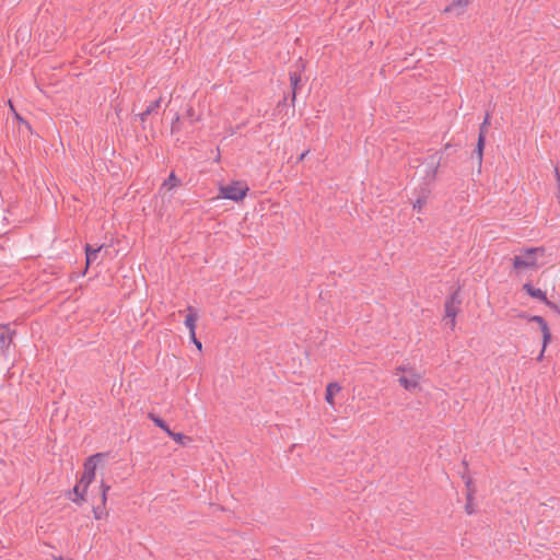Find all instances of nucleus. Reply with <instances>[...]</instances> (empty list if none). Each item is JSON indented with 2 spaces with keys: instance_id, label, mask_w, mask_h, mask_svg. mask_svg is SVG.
I'll return each instance as SVG.
<instances>
[{
  "instance_id": "dca6fc26",
  "label": "nucleus",
  "mask_w": 560,
  "mask_h": 560,
  "mask_svg": "<svg viewBox=\"0 0 560 560\" xmlns=\"http://www.w3.org/2000/svg\"><path fill=\"white\" fill-rule=\"evenodd\" d=\"M73 492L75 494V498L73 499V502L75 503H81L83 501H85V492L86 490H84V486L81 485V481L79 482V485H77L74 488H73Z\"/></svg>"
},
{
  "instance_id": "423d86ee",
  "label": "nucleus",
  "mask_w": 560,
  "mask_h": 560,
  "mask_svg": "<svg viewBox=\"0 0 560 560\" xmlns=\"http://www.w3.org/2000/svg\"><path fill=\"white\" fill-rule=\"evenodd\" d=\"M14 331L9 325L0 324V353L8 354L9 348L13 341Z\"/></svg>"
},
{
  "instance_id": "f8f14e48",
  "label": "nucleus",
  "mask_w": 560,
  "mask_h": 560,
  "mask_svg": "<svg viewBox=\"0 0 560 560\" xmlns=\"http://www.w3.org/2000/svg\"><path fill=\"white\" fill-rule=\"evenodd\" d=\"M84 249H85V257H86V266L89 267L90 265H92L94 261L97 260L100 254L104 249V246L101 245L96 248H93L91 245L86 244Z\"/></svg>"
},
{
  "instance_id": "a211bd4d",
  "label": "nucleus",
  "mask_w": 560,
  "mask_h": 560,
  "mask_svg": "<svg viewBox=\"0 0 560 560\" xmlns=\"http://www.w3.org/2000/svg\"><path fill=\"white\" fill-rule=\"evenodd\" d=\"M167 435L170 438H172L177 444H180V445L185 444V440H189L183 433H176L173 431H171Z\"/></svg>"
},
{
  "instance_id": "1a4fd4ad",
  "label": "nucleus",
  "mask_w": 560,
  "mask_h": 560,
  "mask_svg": "<svg viewBox=\"0 0 560 560\" xmlns=\"http://www.w3.org/2000/svg\"><path fill=\"white\" fill-rule=\"evenodd\" d=\"M523 290H524V291H526V293H527L529 296H532V298H534V299H537V300H539V301L544 302L547 306H549V307H551V308H553V310H556V308H557L556 304L551 303V302L547 299V295H546V293H545L542 290L537 289V288H534L530 283H525V284L523 285Z\"/></svg>"
},
{
  "instance_id": "f257e3e1",
  "label": "nucleus",
  "mask_w": 560,
  "mask_h": 560,
  "mask_svg": "<svg viewBox=\"0 0 560 560\" xmlns=\"http://www.w3.org/2000/svg\"><path fill=\"white\" fill-rule=\"evenodd\" d=\"M542 247H530L521 249L513 258V268L517 272L535 270L538 268L537 258L544 255Z\"/></svg>"
},
{
  "instance_id": "20e7f679",
  "label": "nucleus",
  "mask_w": 560,
  "mask_h": 560,
  "mask_svg": "<svg viewBox=\"0 0 560 560\" xmlns=\"http://www.w3.org/2000/svg\"><path fill=\"white\" fill-rule=\"evenodd\" d=\"M460 304V299L458 293H453L445 302V315L450 318V327L451 329L455 328V317L458 313V306Z\"/></svg>"
},
{
  "instance_id": "b1692460",
  "label": "nucleus",
  "mask_w": 560,
  "mask_h": 560,
  "mask_svg": "<svg viewBox=\"0 0 560 560\" xmlns=\"http://www.w3.org/2000/svg\"><path fill=\"white\" fill-rule=\"evenodd\" d=\"M101 489H102V504L105 505L107 501V492L109 491L110 487L106 485L104 481L101 482Z\"/></svg>"
},
{
  "instance_id": "412c9836",
  "label": "nucleus",
  "mask_w": 560,
  "mask_h": 560,
  "mask_svg": "<svg viewBox=\"0 0 560 560\" xmlns=\"http://www.w3.org/2000/svg\"><path fill=\"white\" fill-rule=\"evenodd\" d=\"M427 203V196L419 197L413 203L412 208L415 210L421 211L422 207Z\"/></svg>"
},
{
  "instance_id": "4468645a",
  "label": "nucleus",
  "mask_w": 560,
  "mask_h": 560,
  "mask_svg": "<svg viewBox=\"0 0 560 560\" xmlns=\"http://www.w3.org/2000/svg\"><path fill=\"white\" fill-rule=\"evenodd\" d=\"M149 419L153 421V423L159 427L160 429H162L166 434H168L172 430L170 429V427L167 425V423L162 419L160 418L159 416H156L155 413L153 412H150L148 415Z\"/></svg>"
},
{
  "instance_id": "7ed1b4c3",
  "label": "nucleus",
  "mask_w": 560,
  "mask_h": 560,
  "mask_svg": "<svg viewBox=\"0 0 560 560\" xmlns=\"http://www.w3.org/2000/svg\"><path fill=\"white\" fill-rule=\"evenodd\" d=\"M102 454H95L90 456L84 463V471L80 479L81 485L84 486V490L94 481L96 476V467Z\"/></svg>"
},
{
  "instance_id": "2eb2a0df",
  "label": "nucleus",
  "mask_w": 560,
  "mask_h": 560,
  "mask_svg": "<svg viewBox=\"0 0 560 560\" xmlns=\"http://www.w3.org/2000/svg\"><path fill=\"white\" fill-rule=\"evenodd\" d=\"M475 493L472 490L468 491L467 492V495H466V504H465V511L468 515H471V514H475L476 512V509H475V503H474V500H475Z\"/></svg>"
},
{
  "instance_id": "9b49d317",
  "label": "nucleus",
  "mask_w": 560,
  "mask_h": 560,
  "mask_svg": "<svg viewBox=\"0 0 560 560\" xmlns=\"http://www.w3.org/2000/svg\"><path fill=\"white\" fill-rule=\"evenodd\" d=\"M340 392H341V386L338 383L331 382V383L327 384L326 394H325L326 402L328 405H330L331 407H334L335 406L334 397L336 394H338Z\"/></svg>"
},
{
  "instance_id": "ddd939ff",
  "label": "nucleus",
  "mask_w": 560,
  "mask_h": 560,
  "mask_svg": "<svg viewBox=\"0 0 560 560\" xmlns=\"http://www.w3.org/2000/svg\"><path fill=\"white\" fill-rule=\"evenodd\" d=\"M161 102L162 97H159L158 100L151 102L145 108V110L139 115L141 121H144L149 115L155 113L156 109L161 106Z\"/></svg>"
},
{
  "instance_id": "6ab92c4d",
  "label": "nucleus",
  "mask_w": 560,
  "mask_h": 560,
  "mask_svg": "<svg viewBox=\"0 0 560 560\" xmlns=\"http://www.w3.org/2000/svg\"><path fill=\"white\" fill-rule=\"evenodd\" d=\"M463 480H464L465 486L467 488V492L472 490L474 493H476V487H475V483H474L471 477H469L467 475H463Z\"/></svg>"
},
{
  "instance_id": "c756f323",
  "label": "nucleus",
  "mask_w": 560,
  "mask_h": 560,
  "mask_svg": "<svg viewBox=\"0 0 560 560\" xmlns=\"http://www.w3.org/2000/svg\"><path fill=\"white\" fill-rule=\"evenodd\" d=\"M409 370H410V369H408V368H406V366H399V368H397V372L405 373V375H406V374H408V371H409Z\"/></svg>"
},
{
  "instance_id": "f3484780",
  "label": "nucleus",
  "mask_w": 560,
  "mask_h": 560,
  "mask_svg": "<svg viewBox=\"0 0 560 560\" xmlns=\"http://www.w3.org/2000/svg\"><path fill=\"white\" fill-rule=\"evenodd\" d=\"M290 82L293 91V100L295 98L296 92L300 88L301 77L299 72H292L290 75Z\"/></svg>"
},
{
  "instance_id": "cd10ccee",
  "label": "nucleus",
  "mask_w": 560,
  "mask_h": 560,
  "mask_svg": "<svg viewBox=\"0 0 560 560\" xmlns=\"http://www.w3.org/2000/svg\"><path fill=\"white\" fill-rule=\"evenodd\" d=\"M9 105H10L11 110L14 113L15 117H16L20 121L24 122V120L22 119V117H21V116L15 112V109H14V107H13V105H12L11 101H9Z\"/></svg>"
},
{
  "instance_id": "0eeeda50",
  "label": "nucleus",
  "mask_w": 560,
  "mask_h": 560,
  "mask_svg": "<svg viewBox=\"0 0 560 560\" xmlns=\"http://www.w3.org/2000/svg\"><path fill=\"white\" fill-rule=\"evenodd\" d=\"M521 317L526 318L528 322H535L536 324H538L544 338V348H547L549 342L551 341V332L547 322L541 316L538 315L526 316L523 314L521 315Z\"/></svg>"
},
{
  "instance_id": "4be33fe9",
  "label": "nucleus",
  "mask_w": 560,
  "mask_h": 560,
  "mask_svg": "<svg viewBox=\"0 0 560 560\" xmlns=\"http://www.w3.org/2000/svg\"><path fill=\"white\" fill-rule=\"evenodd\" d=\"M186 116L190 119V122H196V121H199L201 119L199 115L195 114V110H194V108L191 106H189L186 109Z\"/></svg>"
},
{
  "instance_id": "c85d7f7f",
  "label": "nucleus",
  "mask_w": 560,
  "mask_h": 560,
  "mask_svg": "<svg viewBox=\"0 0 560 560\" xmlns=\"http://www.w3.org/2000/svg\"><path fill=\"white\" fill-rule=\"evenodd\" d=\"M547 348H544V345L541 346V350H540V353L538 354L537 357V361H541L544 359V355H545V351H546Z\"/></svg>"
},
{
  "instance_id": "6e6552de",
  "label": "nucleus",
  "mask_w": 560,
  "mask_h": 560,
  "mask_svg": "<svg viewBox=\"0 0 560 560\" xmlns=\"http://www.w3.org/2000/svg\"><path fill=\"white\" fill-rule=\"evenodd\" d=\"M422 376L415 370H409L408 374L399 377V384L407 390L416 389L421 381Z\"/></svg>"
},
{
  "instance_id": "f03ea898",
  "label": "nucleus",
  "mask_w": 560,
  "mask_h": 560,
  "mask_svg": "<svg viewBox=\"0 0 560 560\" xmlns=\"http://www.w3.org/2000/svg\"><path fill=\"white\" fill-rule=\"evenodd\" d=\"M249 190L248 185L245 182H233L225 186H220V197L233 201H242Z\"/></svg>"
},
{
  "instance_id": "5701e85b",
  "label": "nucleus",
  "mask_w": 560,
  "mask_h": 560,
  "mask_svg": "<svg viewBox=\"0 0 560 560\" xmlns=\"http://www.w3.org/2000/svg\"><path fill=\"white\" fill-rule=\"evenodd\" d=\"M178 184V179L176 178L175 174L174 173H171V175L168 176V178L164 182V186H168L170 188H173L175 186H177Z\"/></svg>"
},
{
  "instance_id": "a878e982",
  "label": "nucleus",
  "mask_w": 560,
  "mask_h": 560,
  "mask_svg": "<svg viewBox=\"0 0 560 560\" xmlns=\"http://www.w3.org/2000/svg\"><path fill=\"white\" fill-rule=\"evenodd\" d=\"M180 129V126H179V116L176 114L173 121H172V125H171V132L172 133H177Z\"/></svg>"
},
{
  "instance_id": "7c9ffc66",
  "label": "nucleus",
  "mask_w": 560,
  "mask_h": 560,
  "mask_svg": "<svg viewBox=\"0 0 560 560\" xmlns=\"http://www.w3.org/2000/svg\"><path fill=\"white\" fill-rule=\"evenodd\" d=\"M307 154H308V150H306L303 153H301L300 156H299V161H303Z\"/></svg>"
},
{
  "instance_id": "39448f33",
  "label": "nucleus",
  "mask_w": 560,
  "mask_h": 560,
  "mask_svg": "<svg viewBox=\"0 0 560 560\" xmlns=\"http://www.w3.org/2000/svg\"><path fill=\"white\" fill-rule=\"evenodd\" d=\"M490 125V114L487 113L486 116H485V119L480 126V129H479V136H478V141H477V148H476V155H477V159H478V163L479 165L481 164L482 162V154H483V148H485V141H486V133H487V127Z\"/></svg>"
},
{
  "instance_id": "9d476101",
  "label": "nucleus",
  "mask_w": 560,
  "mask_h": 560,
  "mask_svg": "<svg viewBox=\"0 0 560 560\" xmlns=\"http://www.w3.org/2000/svg\"><path fill=\"white\" fill-rule=\"evenodd\" d=\"M187 316L185 318V326L189 330V337H194L196 334V322L198 319V314L195 307L188 306L187 307Z\"/></svg>"
},
{
  "instance_id": "aec40b11",
  "label": "nucleus",
  "mask_w": 560,
  "mask_h": 560,
  "mask_svg": "<svg viewBox=\"0 0 560 560\" xmlns=\"http://www.w3.org/2000/svg\"><path fill=\"white\" fill-rule=\"evenodd\" d=\"M468 0H455L452 5L447 7L445 11H451L453 8H466L468 5Z\"/></svg>"
},
{
  "instance_id": "393cba45",
  "label": "nucleus",
  "mask_w": 560,
  "mask_h": 560,
  "mask_svg": "<svg viewBox=\"0 0 560 560\" xmlns=\"http://www.w3.org/2000/svg\"><path fill=\"white\" fill-rule=\"evenodd\" d=\"M105 505L95 506L93 508V514L96 520H101L105 515Z\"/></svg>"
},
{
  "instance_id": "2f4dec72",
  "label": "nucleus",
  "mask_w": 560,
  "mask_h": 560,
  "mask_svg": "<svg viewBox=\"0 0 560 560\" xmlns=\"http://www.w3.org/2000/svg\"><path fill=\"white\" fill-rule=\"evenodd\" d=\"M55 560H63L61 557L59 558H56ZM68 560H72V559H68Z\"/></svg>"
},
{
  "instance_id": "bb28decb",
  "label": "nucleus",
  "mask_w": 560,
  "mask_h": 560,
  "mask_svg": "<svg viewBox=\"0 0 560 560\" xmlns=\"http://www.w3.org/2000/svg\"><path fill=\"white\" fill-rule=\"evenodd\" d=\"M190 340L192 341V343L196 346V348L201 351L202 350V343L200 340L197 339L196 337V334L194 335V337H190Z\"/></svg>"
}]
</instances>
